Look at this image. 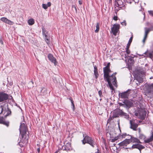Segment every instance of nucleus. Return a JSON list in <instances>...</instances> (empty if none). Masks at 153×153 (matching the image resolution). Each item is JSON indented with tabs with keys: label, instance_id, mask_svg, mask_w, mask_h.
I'll list each match as a JSON object with an SVG mask.
<instances>
[{
	"label": "nucleus",
	"instance_id": "nucleus-1",
	"mask_svg": "<svg viewBox=\"0 0 153 153\" xmlns=\"http://www.w3.org/2000/svg\"><path fill=\"white\" fill-rule=\"evenodd\" d=\"M8 98V94L4 92H0V102H3L0 105L1 111L0 115L3 114L5 117H6L11 114V111L8 107V103L5 102Z\"/></svg>",
	"mask_w": 153,
	"mask_h": 153
},
{
	"label": "nucleus",
	"instance_id": "nucleus-2",
	"mask_svg": "<svg viewBox=\"0 0 153 153\" xmlns=\"http://www.w3.org/2000/svg\"><path fill=\"white\" fill-rule=\"evenodd\" d=\"M116 74V73H115L113 74L111 76H109V75L107 77L106 76L104 78L105 79H106L110 88L112 90H113L114 88L111 83L115 86H117L116 78L115 76Z\"/></svg>",
	"mask_w": 153,
	"mask_h": 153
},
{
	"label": "nucleus",
	"instance_id": "nucleus-3",
	"mask_svg": "<svg viewBox=\"0 0 153 153\" xmlns=\"http://www.w3.org/2000/svg\"><path fill=\"white\" fill-rule=\"evenodd\" d=\"M20 133L22 135V138H25L26 141H27L28 140V136H26L25 137V135L26 134L27 131V128L25 124L22 123L21 124L19 128Z\"/></svg>",
	"mask_w": 153,
	"mask_h": 153
},
{
	"label": "nucleus",
	"instance_id": "nucleus-4",
	"mask_svg": "<svg viewBox=\"0 0 153 153\" xmlns=\"http://www.w3.org/2000/svg\"><path fill=\"white\" fill-rule=\"evenodd\" d=\"M83 137L84 139L82 141V143L83 144H85V143H88L93 147H94L96 143L91 137L88 136H85L84 134H83Z\"/></svg>",
	"mask_w": 153,
	"mask_h": 153
},
{
	"label": "nucleus",
	"instance_id": "nucleus-5",
	"mask_svg": "<svg viewBox=\"0 0 153 153\" xmlns=\"http://www.w3.org/2000/svg\"><path fill=\"white\" fill-rule=\"evenodd\" d=\"M119 115L124 116L126 118L128 117V116L127 114L123 112L121 110H119L113 112L112 117L113 118L117 117H119Z\"/></svg>",
	"mask_w": 153,
	"mask_h": 153
},
{
	"label": "nucleus",
	"instance_id": "nucleus-6",
	"mask_svg": "<svg viewBox=\"0 0 153 153\" xmlns=\"http://www.w3.org/2000/svg\"><path fill=\"white\" fill-rule=\"evenodd\" d=\"M129 122L130 124V128L134 131H137L139 125L135 123V120H131Z\"/></svg>",
	"mask_w": 153,
	"mask_h": 153
},
{
	"label": "nucleus",
	"instance_id": "nucleus-7",
	"mask_svg": "<svg viewBox=\"0 0 153 153\" xmlns=\"http://www.w3.org/2000/svg\"><path fill=\"white\" fill-rule=\"evenodd\" d=\"M115 5L119 8L123 7L126 4L125 0H115Z\"/></svg>",
	"mask_w": 153,
	"mask_h": 153
},
{
	"label": "nucleus",
	"instance_id": "nucleus-8",
	"mask_svg": "<svg viewBox=\"0 0 153 153\" xmlns=\"http://www.w3.org/2000/svg\"><path fill=\"white\" fill-rule=\"evenodd\" d=\"M120 26L119 24H114L113 25V27H111V32L114 36H116L117 33L119 31Z\"/></svg>",
	"mask_w": 153,
	"mask_h": 153
},
{
	"label": "nucleus",
	"instance_id": "nucleus-9",
	"mask_svg": "<svg viewBox=\"0 0 153 153\" xmlns=\"http://www.w3.org/2000/svg\"><path fill=\"white\" fill-rule=\"evenodd\" d=\"M131 143V141L129 139H126L123 141L119 144L120 146H126Z\"/></svg>",
	"mask_w": 153,
	"mask_h": 153
},
{
	"label": "nucleus",
	"instance_id": "nucleus-10",
	"mask_svg": "<svg viewBox=\"0 0 153 153\" xmlns=\"http://www.w3.org/2000/svg\"><path fill=\"white\" fill-rule=\"evenodd\" d=\"M104 72V77H107L108 76L109 73L111 72V70L109 68L105 67L103 68Z\"/></svg>",
	"mask_w": 153,
	"mask_h": 153
},
{
	"label": "nucleus",
	"instance_id": "nucleus-11",
	"mask_svg": "<svg viewBox=\"0 0 153 153\" xmlns=\"http://www.w3.org/2000/svg\"><path fill=\"white\" fill-rule=\"evenodd\" d=\"M128 91H127L123 93H122L119 94L121 98H127L129 94Z\"/></svg>",
	"mask_w": 153,
	"mask_h": 153
},
{
	"label": "nucleus",
	"instance_id": "nucleus-12",
	"mask_svg": "<svg viewBox=\"0 0 153 153\" xmlns=\"http://www.w3.org/2000/svg\"><path fill=\"white\" fill-rule=\"evenodd\" d=\"M144 30L145 31V34L143 39V43L145 42V40L147 37L148 34L149 32L151 31L149 28L145 27L144 28Z\"/></svg>",
	"mask_w": 153,
	"mask_h": 153
},
{
	"label": "nucleus",
	"instance_id": "nucleus-13",
	"mask_svg": "<svg viewBox=\"0 0 153 153\" xmlns=\"http://www.w3.org/2000/svg\"><path fill=\"white\" fill-rule=\"evenodd\" d=\"M0 124L5 125L7 127L9 126V123L8 121H6L3 117H0Z\"/></svg>",
	"mask_w": 153,
	"mask_h": 153
},
{
	"label": "nucleus",
	"instance_id": "nucleus-14",
	"mask_svg": "<svg viewBox=\"0 0 153 153\" xmlns=\"http://www.w3.org/2000/svg\"><path fill=\"white\" fill-rule=\"evenodd\" d=\"M48 57L49 59L55 65H56L57 62L56 59L53 57L52 55L49 54L48 56Z\"/></svg>",
	"mask_w": 153,
	"mask_h": 153
},
{
	"label": "nucleus",
	"instance_id": "nucleus-15",
	"mask_svg": "<svg viewBox=\"0 0 153 153\" xmlns=\"http://www.w3.org/2000/svg\"><path fill=\"white\" fill-rule=\"evenodd\" d=\"M140 117L142 120L144 119L146 115V112L143 110H142L139 113Z\"/></svg>",
	"mask_w": 153,
	"mask_h": 153
},
{
	"label": "nucleus",
	"instance_id": "nucleus-16",
	"mask_svg": "<svg viewBox=\"0 0 153 153\" xmlns=\"http://www.w3.org/2000/svg\"><path fill=\"white\" fill-rule=\"evenodd\" d=\"M131 138L130 139L131 142L137 143H141L140 140L137 138H135L132 136H130Z\"/></svg>",
	"mask_w": 153,
	"mask_h": 153
},
{
	"label": "nucleus",
	"instance_id": "nucleus-17",
	"mask_svg": "<svg viewBox=\"0 0 153 153\" xmlns=\"http://www.w3.org/2000/svg\"><path fill=\"white\" fill-rule=\"evenodd\" d=\"M94 75L95 76V77L96 78H97L99 75L98 72L97 71V66H94Z\"/></svg>",
	"mask_w": 153,
	"mask_h": 153
},
{
	"label": "nucleus",
	"instance_id": "nucleus-18",
	"mask_svg": "<svg viewBox=\"0 0 153 153\" xmlns=\"http://www.w3.org/2000/svg\"><path fill=\"white\" fill-rule=\"evenodd\" d=\"M51 3L50 2H49L47 4H42V7L45 9H47L48 7L51 6Z\"/></svg>",
	"mask_w": 153,
	"mask_h": 153
},
{
	"label": "nucleus",
	"instance_id": "nucleus-19",
	"mask_svg": "<svg viewBox=\"0 0 153 153\" xmlns=\"http://www.w3.org/2000/svg\"><path fill=\"white\" fill-rule=\"evenodd\" d=\"M153 140V133H152V135L149 138L147 139L144 140V142L146 143H149L152 141Z\"/></svg>",
	"mask_w": 153,
	"mask_h": 153
},
{
	"label": "nucleus",
	"instance_id": "nucleus-20",
	"mask_svg": "<svg viewBox=\"0 0 153 153\" xmlns=\"http://www.w3.org/2000/svg\"><path fill=\"white\" fill-rule=\"evenodd\" d=\"M28 22L29 25H32L34 24V21L33 19H29Z\"/></svg>",
	"mask_w": 153,
	"mask_h": 153
},
{
	"label": "nucleus",
	"instance_id": "nucleus-21",
	"mask_svg": "<svg viewBox=\"0 0 153 153\" xmlns=\"http://www.w3.org/2000/svg\"><path fill=\"white\" fill-rule=\"evenodd\" d=\"M33 82L31 81L29 82L28 85V87L30 88H32L33 87Z\"/></svg>",
	"mask_w": 153,
	"mask_h": 153
},
{
	"label": "nucleus",
	"instance_id": "nucleus-22",
	"mask_svg": "<svg viewBox=\"0 0 153 153\" xmlns=\"http://www.w3.org/2000/svg\"><path fill=\"white\" fill-rule=\"evenodd\" d=\"M124 103L128 106H130L131 104L130 102L127 100H124Z\"/></svg>",
	"mask_w": 153,
	"mask_h": 153
},
{
	"label": "nucleus",
	"instance_id": "nucleus-23",
	"mask_svg": "<svg viewBox=\"0 0 153 153\" xmlns=\"http://www.w3.org/2000/svg\"><path fill=\"white\" fill-rule=\"evenodd\" d=\"M96 28V29L95 30V33H97L99 31L100 29V23H98L97 24Z\"/></svg>",
	"mask_w": 153,
	"mask_h": 153
},
{
	"label": "nucleus",
	"instance_id": "nucleus-24",
	"mask_svg": "<svg viewBox=\"0 0 153 153\" xmlns=\"http://www.w3.org/2000/svg\"><path fill=\"white\" fill-rule=\"evenodd\" d=\"M147 55L150 58H153V51L152 52H146Z\"/></svg>",
	"mask_w": 153,
	"mask_h": 153
},
{
	"label": "nucleus",
	"instance_id": "nucleus-25",
	"mask_svg": "<svg viewBox=\"0 0 153 153\" xmlns=\"http://www.w3.org/2000/svg\"><path fill=\"white\" fill-rule=\"evenodd\" d=\"M145 148V147L141 145L138 144L137 146V148L141 152V150L142 149H143Z\"/></svg>",
	"mask_w": 153,
	"mask_h": 153
},
{
	"label": "nucleus",
	"instance_id": "nucleus-26",
	"mask_svg": "<svg viewBox=\"0 0 153 153\" xmlns=\"http://www.w3.org/2000/svg\"><path fill=\"white\" fill-rule=\"evenodd\" d=\"M139 138L141 139L144 140L146 138V136L145 135L142 134H140Z\"/></svg>",
	"mask_w": 153,
	"mask_h": 153
},
{
	"label": "nucleus",
	"instance_id": "nucleus-27",
	"mask_svg": "<svg viewBox=\"0 0 153 153\" xmlns=\"http://www.w3.org/2000/svg\"><path fill=\"white\" fill-rule=\"evenodd\" d=\"M7 19L5 17H2L1 19V20L2 21L5 23H6Z\"/></svg>",
	"mask_w": 153,
	"mask_h": 153
},
{
	"label": "nucleus",
	"instance_id": "nucleus-28",
	"mask_svg": "<svg viewBox=\"0 0 153 153\" xmlns=\"http://www.w3.org/2000/svg\"><path fill=\"white\" fill-rule=\"evenodd\" d=\"M6 23L10 25H13V22L10 20L7 19Z\"/></svg>",
	"mask_w": 153,
	"mask_h": 153
},
{
	"label": "nucleus",
	"instance_id": "nucleus-29",
	"mask_svg": "<svg viewBox=\"0 0 153 153\" xmlns=\"http://www.w3.org/2000/svg\"><path fill=\"white\" fill-rule=\"evenodd\" d=\"M126 53L127 54V55L126 54H125V56H128V54L130 53V51L129 50V48H126Z\"/></svg>",
	"mask_w": 153,
	"mask_h": 153
},
{
	"label": "nucleus",
	"instance_id": "nucleus-30",
	"mask_svg": "<svg viewBox=\"0 0 153 153\" xmlns=\"http://www.w3.org/2000/svg\"><path fill=\"white\" fill-rule=\"evenodd\" d=\"M72 9L73 10L74 9L76 11V13H77V9L76 8V7L75 5H73L72 6Z\"/></svg>",
	"mask_w": 153,
	"mask_h": 153
},
{
	"label": "nucleus",
	"instance_id": "nucleus-31",
	"mask_svg": "<svg viewBox=\"0 0 153 153\" xmlns=\"http://www.w3.org/2000/svg\"><path fill=\"white\" fill-rule=\"evenodd\" d=\"M118 139V138L117 137H115V138L112 139L111 140V141L112 142H114L115 141L117 140Z\"/></svg>",
	"mask_w": 153,
	"mask_h": 153
},
{
	"label": "nucleus",
	"instance_id": "nucleus-32",
	"mask_svg": "<svg viewBox=\"0 0 153 153\" xmlns=\"http://www.w3.org/2000/svg\"><path fill=\"white\" fill-rule=\"evenodd\" d=\"M138 144H135V145H133L132 146V148L134 149V148H137V146L138 145Z\"/></svg>",
	"mask_w": 153,
	"mask_h": 153
},
{
	"label": "nucleus",
	"instance_id": "nucleus-33",
	"mask_svg": "<svg viewBox=\"0 0 153 153\" xmlns=\"http://www.w3.org/2000/svg\"><path fill=\"white\" fill-rule=\"evenodd\" d=\"M41 93H44V91H45V92H46V89L45 88H41Z\"/></svg>",
	"mask_w": 153,
	"mask_h": 153
},
{
	"label": "nucleus",
	"instance_id": "nucleus-34",
	"mask_svg": "<svg viewBox=\"0 0 153 153\" xmlns=\"http://www.w3.org/2000/svg\"><path fill=\"white\" fill-rule=\"evenodd\" d=\"M148 12L150 15L153 16V11L149 10L148 11Z\"/></svg>",
	"mask_w": 153,
	"mask_h": 153
},
{
	"label": "nucleus",
	"instance_id": "nucleus-35",
	"mask_svg": "<svg viewBox=\"0 0 153 153\" xmlns=\"http://www.w3.org/2000/svg\"><path fill=\"white\" fill-rule=\"evenodd\" d=\"M43 34L45 36V39H48V36L44 32L43 30Z\"/></svg>",
	"mask_w": 153,
	"mask_h": 153
},
{
	"label": "nucleus",
	"instance_id": "nucleus-36",
	"mask_svg": "<svg viewBox=\"0 0 153 153\" xmlns=\"http://www.w3.org/2000/svg\"><path fill=\"white\" fill-rule=\"evenodd\" d=\"M121 24L123 25H124L125 26H126V21L125 20H124L123 22H121Z\"/></svg>",
	"mask_w": 153,
	"mask_h": 153
},
{
	"label": "nucleus",
	"instance_id": "nucleus-37",
	"mask_svg": "<svg viewBox=\"0 0 153 153\" xmlns=\"http://www.w3.org/2000/svg\"><path fill=\"white\" fill-rule=\"evenodd\" d=\"M132 39H133V36H132H132L130 38L129 40L128 41V42H129L131 43L132 41Z\"/></svg>",
	"mask_w": 153,
	"mask_h": 153
},
{
	"label": "nucleus",
	"instance_id": "nucleus-38",
	"mask_svg": "<svg viewBox=\"0 0 153 153\" xmlns=\"http://www.w3.org/2000/svg\"><path fill=\"white\" fill-rule=\"evenodd\" d=\"M151 31L153 30V24L151 25V27L149 28Z\"/></svg>",
	"mask_w": 153,
	"mask_h": 153
},
{
	"label": "nucleus",
	"instance_id": "nucleus-39",
	"mask_svg": "<svg viewBox=\"0 0 153 153\" xmlns=\"http://www.w3.org/2000/svg\"><path fill=\"white\" fill-rule=\"evenodd\" d=\"M69 100L71 101V103L72 104V105H73V107H74V104L73 103V100L72 99V98L71 97H70L69 98Z\"/></svg>",
	"mask_w": 153,
	"mask_h": 153
},
{
	"label": "nucleus",
	"instance_id": "nucleus-40",
	"mask_svg": "<svg viewBox=\"0 0 153 153\" xmlns=\"http://www.w3.org/2000/svg\"><path fill=\"white\" fill-rule=\"evenodd\" d=\"M114 118H113L112 117H110L108 119V123H109V122H110V121H111V120H112L113 119H114Z\"/></svg>",
	"mask_w": 153,
	"mask_h": 153
},
{
	"label": "nucleus",
	"instance_id": "nucleus-41",
	"mask_svg": "<svg viewBox=\"0 0 153 153\" xmlns=\"http://www.w3.org/2000/svg\"><path fill=\"white\" fill-rule=\"evenodd\" d=\"M131 43L129 42H128V44H127V45L126 46V48H129L130 47V45H131Z\"/></svg>",
	"mask_w": 153,
	"mask_h": 153
},
{
	"label": "nucleus",
	"instance_id": "nucleus-42",
	"mask_svg": "<svg viewBox=\"0 0 153 153\" xmlns=\"http://www.w3.org/2000/svg\"><path fill=\"white\" fill-rule=\"evenodd\" d=\"M98 94L99 95H100V97H101V96H102V92L101 91H99L98 92Z\"/></svg>",
	"mask_w": 153,
	"mask_h": 153
},
{
	"label": "nucleus",
	"instance_id": "nucleus-43",
	"mask_svg": "<svg viewBox=\"0 0 153 153\" xmlns=\"http://www.w3.org/2000/svg\"><path fill=\"white\" fill-rule=\"evenodd\" d=\"M0 42L1 43V44H3V39L2 38H0Z\"/></svg>",
	"mask_w": 153,
	"mask_h": 153
},
{
	"label": "nucleus",
	"instance_id": "nucleus-44",
	"mask_svg": "<svg viewBox=\"0 0 153 153\" xmlns=\"http://www.w3.org/2000/svg\"><path fill=\"white\" fill-rule=\"evenodd\" d=\"M45 42H46V43L48 44V43L49 42V40L48 39H45Z\"/></svg>",
	"mask_w": 153,
	"mask_h": 153
},
{
	"label": "nucleus",
	"instance_id": "nucleus-45",
	"mask_svg": "<svg viewBox=\"0 0 153 153\" xmlns=\"http://www.w3.org/2000/svg\"><path fill=\"white\" fill-rule=\"evenodd\" d=\"M117 16H114V17H113V19L115 20H117Z\"/></svg>",
	"mask_w": 153,
	"mask_h": 153
},
{
	"label": "nucleus",
	"instance_id": "nucleus-46",
	"mask_svg": "<svg viewBox=\"0 0 153 153\" xmlns=\"http://www.w3.org/2000/svg\"><path fill=\"white\" fill-rule=\"evenodd\" d=\"M65 146L66 147V146H67L68 147H70L71 146V145H70V144L69 143H67L66 145H65Z\"/></svg>",
	"mask_w": 153,
	"mask_h": 153
},
{
	"label": "nucleus",
	"instance_id": "nucleus-47",
	"mask_svg": "<svg viewBox=\"0 0 153 153\" xmlns=\"http://www.w3.org/2000/svg\"><path fill=\"white\" fill-rule=\"evenodd\" d=\"M110 65V63H108L107 66L105 67H107V68H109Z\"/></svg>",
	"mask_w": 153,
	"mask_h": 153
},
{
	"label": "nucleus",
	"instance_id": "nucleus-48",
	"mask_svg": "<svg viewBox=\"0 0 153 153\" xmlns=\"http://www.w3.org/2000/svg\"><path fill=\"white\" fill-rule=\"evenodd\" d=\"M79 4L81 5L82 4V1L79 0Z\"/></svg>",
	"mask_w": 153,
	"mask_h": 153
},
{
	"label": "nucleus",
	"instance_id": "nucleus-49",
	"mask_svg": "<svg viewBox=\"0 0 153 153\" xmlns=\"http://www.w3.org/2000/svg\"><path fill=\"white\" fill-rule=\"evenodd\" d=\"M37 151H38V152H40V148H38Z\"/></svg>",
	"mask_w": 153,
	"mask_h": 153
},
{
	"label": "nucleus",
	"instance_id": "nucleus-50",
	"mask_svg": "<svg viewBox=\"0 0 153 153\" xmlns=\"http://www.w3.org/2000/svg\"><path fill=\"white\" fill-rule=\"evenodd\" d=\"M138 131H139V133H140V131H141L140 128H138Z\"/></svg>",
	"mask_w": 153,
	"mask_h": 153
},
{
	"label": "nucleus",
	"instance_id": "nucleus-51",
	"mask_svg": "<svg viewBox=\"0 0 153 153\" xmlns=\"http://www.w3.org/2000/svg\"><path fill=\"white\" fill-rule=\"evenodd\" d=\"M112 0H109V3H111L112 2Z\"/></svg>",
	"mask_w": 153,
	"mask_h": 153
},
{
	"label": "nucleus",
	"instance_id": "nucleus-52",
	"mask_svg": "<svg viewBox=\"0 0 153 153\" xmlns=\"http://www.w3.org/2000/svg\"><path fill=\"white\" fill-rule=\"evenodd\" d=\"M126 134H124V136H125V137L126 136Z\"/></svg>",
	"mask_w": 153,
	"mask_h": 153
},
{
	"label": "nucleus",
	"instance_id": "nucleus-53",
	"mask_svg": "<svg viewBox=\"0 0 153 153\" xmlns=\"http://www.w3.org/2000/svg\"><path fill=\"white\" fill-rule=\"evenodd\" d=\"M150 79H152V77L150 78Z\"/></svg>",
	"mask_w": 153,
	"mask_h": 153
},
{
	"label": "nucleus",
	"instance_id": "nucleus-54",
	"mask_svg": "<svg viewBox=\"0 0 153 153\" xmlns=\"http://www.w3.org/2000/svg\"><path fill=\"white\" fill-rule=\"evenodd\" d=\"M99 153V152H96V153Z\"/></svg>",
	"mask_w": 153,
	"mask_h": 153
},
{
	"label": "nucleus",
	"instance_id": "nucleus-55",
	"mask_svg": "<svg viewBox=\"0 0 153 153\" xmlns=\"http://www.w3.org/2000/svg\"><path fill=\"white\" fill-rule=\"evenodd\" d=\"M152 46H153V45H152Z\"/></svg>",
	"mask_w": 153,
	"mask_h": 153
}]
</instances>
